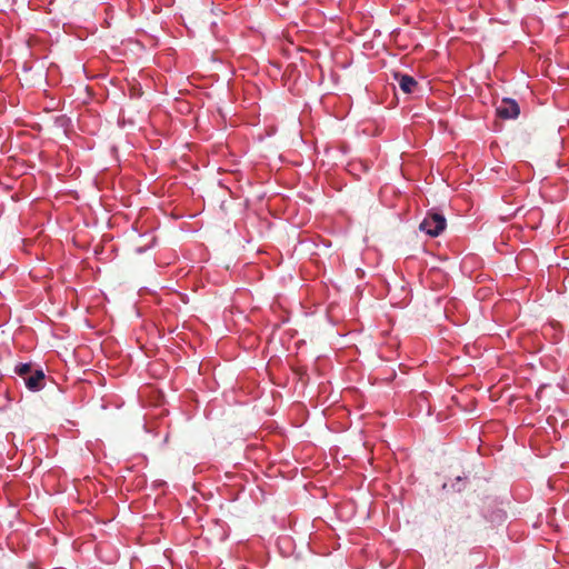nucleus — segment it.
Segmentation results:
<instances>
[{
    "label": "nucleus",
    "instance_id": "1",
    "mask_svg": "<svg viewBox=\"0 0 569 569\" xmlns=\"http://www.w3.org/2000/svg\"><path fill=\"white\" fill-rule=\"evenodd\" d=\"M446 218L438 212H428L420 223V230L430 237H438L446 228Z\"/></svg>",
    "mask_w": 569,
    "mask_h": 569
},
{
    "label": "nucleus",
    "instance_id": "3",
    "mask_svg": "<svg viewBox=\"0 0 569 569\" xmlns=\"http://www.w3.org/2000/svg\"><path fill=\"white\" fill-rule=\"evenodd\" d=\"M46 375L42 370H34L24 378L27 388L31 391H39L44 388Z\"/></svg>",
    "mask_w": 569,
    "mask_h": 569
},
{
    "label": "nucleus",
    "instance_id": "4",
    "mask_svg": "<svg viewBox=\"0 0 569 569\" xmlns=\"http://www.w3.org/2000/svg\"><path fill=\"white\" fill-rule=\"evenodd\" d=\"M395 79L405 93H415L419 88V83L409 74L395 73Z\"/></svg>",
    "mask_w": 569,
    "mask_h": 569
},
{
    "label": "nucleus",
    "instance_id": "2",
    "mask_svg": "<svg viewBox=\"0 0 569 569\" xmlns=\"http://www.w3.org/2000/svg\"><path fill=\"white\" fill-rule=\"evenodd\" d=\"M496 112L499 118L508 120L516 119L520 113V109L515 100L506 98L497 107Z\"/></svg>",
    "mask_w": 569,
    "mask_h": 569
},
{
    "label": "nucleus",
    "instance_id": "5",
    "mask_svg": "<svg viewBox=\"0 0 569 569\" xmlns=\"http://www.w3.org/2000/svg\"><path fill=\"white\" fill-rule=\"evenodd\" d=\"M14 371L24 379L32 372V367L30 363H20L16 367Z\"/></svg>",
    "mask_w": 569,
    "mask_h": 569
}]
</instances>
